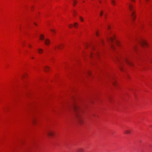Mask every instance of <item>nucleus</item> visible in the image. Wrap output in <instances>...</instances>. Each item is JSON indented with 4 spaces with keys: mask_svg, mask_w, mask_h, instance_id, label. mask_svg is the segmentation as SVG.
<instances>
[{
    "mask_svg": "<svg viewBox=\"0 0 152 152\" xmlns=\"http://www.w3.org/2000/svg\"><path fill=\"white\" fill-rule=\"evenodd\" d=\"M73 109L74 110L77 117H78L80 115V112H82L81 109L79 106L76 104H74L72 106Z\"/></svg>",
    "mask_w": 152,
    "mask_h": 152,
    "instance_id": "nucleus-1",
    "label": "nucleus"
},
{
    "mask_svg": "<svg viewBox=\"0 0 152 152\" xmlns=\"http://www.w3.org/2000/svg\"><path fill=\"white\" fill-rule=\"evenodd\" d=\"M129 7L130 10L131 12V16L133 20H134L135 18V16L134 15V11L133 10V6L131 4H129Z\"/></svg>",
    "mask_w": 152,
    "mask_h": 152,
    "instance_id": "nucleus-2",
    "label": "nucleus"
},
{
    "mask_svg": "<svg viewBox=\"0 0 152 152\" xmlns=\"http://www.w3.org/2000/svg\"><path fill=\"white\" fill-rule=\"evenodd\" d=\"M47 134L49 136L52 137L54 135V133L51 130H48L46 132Z\"/></svg>",
    "mask_w": 152,
    "mask_h": 152,
    "instance_id": "nucleus-3",
    "label": "nucleus"
},
{
    "mask_svg": "<svg viewBox=\"0 0 152 152\" xmlns=\"http://www.w3.org/2000/svg\"><path fill=\"white\" fill-rule=\"evenodd\" d=\"M140 43L141 45L143 46H147L148 45L146 42L145 40L143 39L140 42Z\"/></svg>",
    "mask_w": 152,
    "mask_h": 152,
    "instance_id": "nucleus-4",
    "label": "nucleus"
},
{
    "mask_svg": "<svg viewBox=\"0 0 152 152\" xmlns=\"http://www.w3.org/2000/svg\"><path fill=\"white\" fill-rule=\"evenodd\" d=\"M63 45H56L54 46V48L55 50H56V49H58L59 50H60L62 47H63Z\"/></svg>",
    "mask_w": 152,
    "mask_h": 152,
    "instance_id": "nucleus-5",
    "label": "nucleus"
},
{
    "mask_svg": "<svg viewBox=\"0 0 152 152\" xmlns=\"http://www.w3.org/2000/svg\"><path fill=\"white\" fill-rule=\"evenodd\" d=\"M124 61L125 62H126V63L128 64H129V65H130V66H132V64L131 62L130 61H129L128 59H127V58H125L124 59Z\"/></svg>",
    "mask_w": 152,
    "mask_h": 152,
    "instance_id": "nucleus-6",
    "label": "nucleus"
},
{
    "mask_svg": "<svg viewBox=\"0 0 152 152\" xmlns=\"http://www.w3.org/2000/svg\"><path fill=\"white\" fill-rule=\"evenodd\" d=\"M45 42L46 45H48L50 43V40L48 39H45Z\"/></svg>",
    "mask_w": 152,
    "mask_h": 152,
    "instance_id": "nucleus-7",
    "label": "nucleus"
},
{
    "mask_svg": "<svg viewBox=\"0 0 152 152\" xmlns=\"http://www.w3.org/2000/svg\"><path fill=\"white\" fill-rule=\"evenodd\" d=\"M77 152H83L84 150L82 148H79L77 149Z\"/></svg>",
    "mask_w": 152,
    "mask_h": 152,
    "instance_id": "nucleus-8",
    "label": "nucleus"
},
{
    "mask_svg": "<svg viewBox=\"0 0 152 152\" xmlns=\"http://www.w3.org/2000/svg\"><path fill=\"white\" fill-rule=\"evenodd\" d=\"M131 132V130H126L125 131V133L126 134H129Z\"/></svg>",
    "mask_w": 152,
    "mask_h": 152,
    "instance_id": "nucleus-9",
    "label": "nucleus"
},
{
    "mask_svg": "<svg viewBox=\"0 0 152 152\" xmlns=\"http://www.w3.org/2000/svg\"><path fill=\"white\" fill-rule=\"evenodd\" d=\"M44 69H45V72H48V71H49V70L50 69V68H49V67L48 66H46L45 67Z\"/></svg>",
    "mask_w": 152,
    "mask_h": 152,
    "instance_id": "nucleus-10",
    "label": "nucleus"
},
{
    "mask_svg": "<svg viewBox=\"0 0 152 152\" xmlns=\"http://www.w3.org/2000/svg\"><path fill=\"white\" fill-rule=\"evenodd\" d=\"M123 65V62H120V69L122 70V66Z\"/></svg>",
    "mask_w": 152,
    "mask_h": 152,
    "instance_id": "nucleus-11",
    "label": "nucleus"
},
{
    "mask_svg": "<svg viewBox=\"0 0 152 152\" xmlns=\"http://www.w3.org/2000/svg\"><path fill=\"white\" fill-rule=\"evenodd\" d=\"M111 2L112 3V4L114 5H115V0H111Z\"/></svg>",
    "mask_w": 152,
    "mask_h": 152,
    "instance_id": "nucleus-12",
    "label": "nucleus"
},
{
    "mask_svg": "<svg viewBox=\"0 0 152 152\" xmlns=\"http://www.w3.org/2000/svg\"><path fill=\"white\" fill-rule=\"evenodd\" d=\"M38 52L39 53H41L43 52V50L41 49H39L38 50Z\"/></svg>",
    "mask_w": 152,
    "mask_h": 152,
    "instance_id": "nucleus-13",
    "label": "nucleus"
},
{
    "mask_svg": "<svg viewBox=\"0 0 152 152\" xmlns=\"http://www.w3.org/2000/svg\"><path fill=\"white\" fill-rule=\"evenodd\" d=\"M44 38V35L43 34H41L40 36V39L43 40Z\"/></svg>",
    "mask_w": 152,
    "mask_h": 152,
    "instance_id": "nucleus-14",
    "label": "nucleus"
},
{
    "mask_svg": "<svg viewBox=\"0 0 152 152\" xmlns=\"http://www.w3.org/2000/svg\"><path fill=\"white\" fill-rule=\"evenodd\" d=\"M114 39V37H110V40L112 42H113Z\"/></svg>",
    "mask_w": 152,
    "mask_h": 152,
    "instance_id": "nucleus-15",
    "label": "nucleus"
},
{
    "mask_svg": "<svg viewBox=\"0 0 152 152\" xmlns=\"http://www.w3.org/2000/svg\"><path fill=\"white\" fill-rule=\"evenodd\" d=\"M50 31L52 32L53 33H54V34L56 33L55 30V29H50Z\"/></svg>",
    "mask_w": 152,
    "mask_h": 152,
    "instance_id": "nucleus-16",
    "label": "nucleus"
},
{
    "mask_svg": "<svg viewBox=\"0 0 152 152\" xmlns=\"http://www.w3.org/2000/svg\"><path fill=\"white\" fill-rule=\"evenodd\" d=\"M36 119L35 118H33L32 120V123L33 124H34L35 121H36Z\"/></svg>",
    "mask_w": 152,
    "mask_h": 152,
    "instance_id": "nucleus-17",
    "label": "nucleus"
},
{
    "mask_svg": "<svg viewBox=\"0 0 152 152\" xmlns=\"http://www.w3.org/2000/svg\"><path fill=\"white\" fill-rule=\"evenodd\" d=\"M92 55L93 56H97L98 55V53H97L96 54H92V53H91V57H92Z\"/></svg>",
    "mask_w": 152,
    "mask_h": 152,
    "instance_id": "nucleus-18",
    "label": "nucleus"
},
{
    "mask_svg": "<svg viewBox=\"0 0 152 152\" xmlns=\"http://www.w3.org/2000/svg\"><path fill=\"white\" fill-rule=\"evenodd\" d=\"M80 20L81 21L83 22V21L84 19H83V18L82 17L80 16Z\"/></svg>",
    "mask_w": 152,
    "mask_h": 152,
    "instance_id": "nucleus-19",
    "label": "nucleus"
},
{
    "mask_svg": "<svg viewBox=\"0 0 152 152\" xmlns=\"http://www.w3.org/2000/svg\"><path fill=\"white\" fill-rule=\"evenodd\" d=\"M78 25V23H75L74 24V26L75 27H76V26Z\"/></svg>",
    "mask_w": 152,
    "mask_h": 152,
    "instance_id": "nucleus-20",
    "label": "nucleus"
},
{
    "mask_svg": "<svg viewBox=\"0 0 152 152\" xmlns=\"http://www.w3.org/2000/svg\"><path fill=\"white\" fill-rule=\"evenodd\" d=\"M77 2L76 1H73V5H75L76 3H77Z\"/></svg>",
    "mask_w": 152,
    "mask_h": 152,
    "instance_id": "nucleus-21",
    "label": "nucleus"
},
{
    "mask_svg": "<svg viewBox=\"0 0 152 152\" xmlns=\"http://www.w3.org/2000/svg\"><path fill=\"white\" fill-rule=\"evenodd\" d=\"M111 48L113 49H114V45H112V44H111Z\"/></svg>",
    "mask_w": 152,
    "mask_h": 152,
    "instance_id": "nucleus-22",
    "label": "nucleus"
},
{
    "mask_svg": "<svg viewBox=\"0 0 152 152\" xmlns=\"http://www.w3.org/2000/svg\"><path fill=\"white\" fill-rule=\"evenodd\" d=\"M103 11H101V12H100V15L101 16H102V15L103 14Z\"/></svg>",
    "mask_w": 152,
    "mask_h": 152,
    "instance_id": "nucleus-23",
    "label": "nucleus"
},
{
    "mask_svg": "<svg viewBox=\"0 0 152 152\" xmlns=\"http://www.w3.org/2000/svg\"><path fill=\"white\" fill-rule=\"evenodd\" d=\"M28 47L30 48H31V45L29 44H28Z\"/></svg>",
    "mask_w": 152,
    "mask_h": 152,
    "instance_id": "nucleus-24",
    "label": "nucleus"
},
{
    "mask_svg": "<svg viewBox=\"0 0 152 152\" xmlns=\"http://www.w3.org/2000/svg\"><path fill=\"white\" fill-rule=\"evenodd\" d=\"M78 120H79V122L80 124H81L82 120L81 119H79Z\"/></svg>",
    "mask_w": 152,
    "mask_h": 152,
    "instance_id": "nucleus-25",
    "label": "nucleus"
},
{
    "mask_svg": "<svg viewBox=\"0 0 152 152\" xmlns=\"http://www.w3.org/2000/svg\"><path fill=\"white\" fill-rule=\"evenodd\" d=\"M96 36H98V32L97 31H96Z\"/></svg>",
    "mask_w": 152,
    "mask_h": 152,
    "instance_id": "nucleus-26",
    "label": "nucleus"
},
{
    "mask_svg": "<svg viewBox=\"0 0 152 152\" xmlns=\"http://www.w3.org/2000/svg\"><path fill=\"white\" fill-rule=\"evenodd\" d=\"M72 24H70L69 25V27L70 28H72Z\"/></svg>",
    "mask_w": 152,
    "mask_h": 152,
    "instance_id": "nucleus-27",
    "label": "nucleus"
},
{
    "mask_svg": "<svg viewBox=\"0 0 152 152\" xmlns=\"http://www.w3.org/2000/svg\"><path fill=\"white\" fill-rule=\"evenodd\" d=\"M110 26H108L107 28L108 29H110Z\"/></svg>",
    "mask_w": 152,
    "mask_h": 152,
    "instance_id": "nucleus-28",
    "label": "nucleus"
},
{
    "mask_svg": "<svg viewBox=\"0 0 152 152\" xmlns=\"http://www.w3.org/2000/svg\"><path fill=\"white\" fill-rule=\"evenodd\" d=\"M88 75H90V74H91V72H88Z\"/></svg>",
    "mask_w": 152,
    "mask_h": 152,
    "instance_id": "nucleus-29",
    "label": "nucleus"
},
{
    "mask_svg": "<svg viewBox=\"0 0 152 152\" xmlns=\"http://www.w3.org/2000/svg\"><path fill=\"white\" fill-rule=\"evenodd\" d=\"M113 84L114 85H115V82H113Z\"/></svg>",
    "mask_w": 152,
    "mask_h": 152,
    "instance_id": "nucleus-30",
    "label": "nucleus"
},
{
    "mask_svg": "<svg viewBox=\"0 0 152 152\" xmlns=\"http://www.w3.org/2000/svg\"><path fill=\"white\" fill-rule=\"evenodd\" d=\"M34 24L36 26H37V24L35 23H34Z\"/></svg>",
    "mask_w": 152,
    "mask_h": 152,
    "instance_id": "nucleus-31",
    "label": "nucleus"
},
{
    "mask_svg": "<svg viewBox=\"0 0 152 152\" xmlns=\"http://www.w3.org/2000/svg\"><path fill=\"white\" fill-rule=\"evenodd\" d=\"M132 1H134V0H131Z\"/></svg>",
    "mask_w": 152,
    "mask_h": 152,
    "instance_id": "nucleus-32",
    "label": "nucleus"
},
{
    "mask_svg": "<svg viewBox=\"0 0 152 152\" xmlns=\"http://www.w3.org/2000/svg\"><path fill=\"white\" fill-rule=\"evenodd\" d=\"M31 58H32V59H34V58L33 57H32Z\"/></svg>",
    "mask_w": 152,
    "mask_h": 152,
    "instance_id": "nucleus-33",
    "label": "nucleus"
},
{
    "mask_svg": "<svg viewBox=\"0 0 152 152\" xmlns=\"http://www.w3.org/2000/svg\"><path fill=\"white\" fill-rule=\"evenodd\" d=\"M148 0H146L147 1H148Z\"/></svg>",
    "mask_w": 152,
    "mask_h": 152,
    "instance_id": "nucleus-34",
    "label": "nucleus"
},
{
    "mask_svg": "<svg viewBox=\"0 0 152 152\" xmlns=\"http://www.w3.org/2000/svg\"><path fill=\"white\" fill-rule=\"evenodd\" d=\"M151 62L152 63V61H151Z\"/></svg>",
    "mask_w": 152,
    "mask_h": 152,
    "instance_id": "nucleus-35",
    "label": "nucleus"
}]
</instances>
